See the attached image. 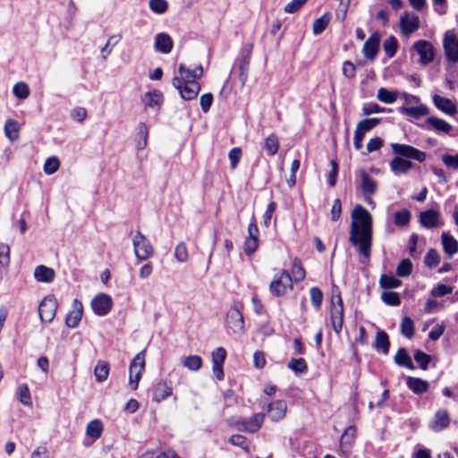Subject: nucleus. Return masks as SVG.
<instances>
[{"label":"nucleus","instance_id":"obj_1","mask_svg":"<svg viewBox=\"0 0 458 458\" xmlns=\"http://www.w3.org/2000/svg\"><path fill=\"white\" fill-rule=\"evenodd\" d=\"M349 241L357 247V250L366 259L370 257L372 243V216L360 205L354 207L352 212V223Z\"/></svg>","mask_w":458,"mask_h":458},{"label":"nucleus","instance_id":"obj_2","mask_svg":"<svg viewBox=\"0 0 458 458\" xmlns=\"http://www.w3.org/2000/svg\"><path fill=\"white\" fill-rule=\"evenodd\" d=\"M134 254L138 260L143 261L150 259L154 254V248L148 239L137 231L131 238Z\"/></svg>","mask_w":458,"mask_h":458},{"label":"nucleus","instance_id":"obj_3","mask_svg":"<svg viewBox=\"0 0 458 458\" xmlns=\"http://www.w3.org/2000/svg\"><path fill=\"white\" fill-rule=\"evenodd\" d=\"M344 303L339 292L333 291L331 296V323L334 331L339 334L344 325Z\"/></svg>","mask_w":458,"mask_h":458},{"label":"nucleus","instance_id":"obj_4","mask_svg":"<svg viewBox=\"0 0 458 458\" xmlns=\"http://www.w3.org/2000/svg\"><path fill=\"white\" fill-rule=\"evenodd\" d=\"M172 84L179 91L182 98L185 100L196 98L201 89L200 84L194 80L182 81V79L174 78Z\"/></svg>","mask_w":458,"mask_h":458},{"label":"nucleus","instance_id":"obj_5","mask_svg":"<svg viewBox=\"0 0 458 458\" xmlns=\"http://www.w3.org/2000/svg\"><path fill=\"white\" fill-rule=\"evenodd\" d=\"M292 289L293 278L286 270H282L279 274H276L269 286L271 293L275 296L284 295L287 290Z\"/></svg>","mask_w":458,"mask_h":458},{"label":"nucleus","instance_id":"obj_6","mask_svg":"<svg viewBox=\"0 0 458 458\" xmlns=\"http://www.w3.org/2000/svg\"><path fill=\"white\" fill-rule=\"evenodd\" d=\"M443 48L447 61L458 63V32L450 30L445 33Z\"/></svg>","mask_w":458,"mask_h":458},{"label":"nucleus","instance_id":"obj_7","mask_svg":"<svg viewBox=\"0 0 458 458\" xmlns=\"http://www.w3.org/2000/svg\"><path fill=\"white\" fill-rule=\"evenodd\" d=\"M264 420L265 414L261 412L256 413L251 417H240L235 421V427L240 431H245L253 434L261 428L264 423Z\"/></svg>","mask_w":458,"mask_h":458},{"label":"nucleus","instance_id":"obj_8","mask_svg":"<svg viewBox=\"0 0 458 458\" xmlns=\"http://www.w3.org/2000/svg\"><path fill=\"white\" fill-rule=\"evenodd\" d=\"M58 303L54 295L46 296L38 306V315L42 322L50 323L55 317Z\"/></svg>","mask_w":458,"mask_h":458},{"label":"nucleus","instance_id":"obj_9","mask_svg":"<svg viewBox=\"0 0 458 458\" xmlns=\"http://www.w3.org/2000/svg\"><path fill=\"white\" fill-rule=\"evenodd\" d=\"M391 148L393 152L400 157L411 158L419 162H424L426 153L406 144L392 143Z\"/></svg>","mask_w":458,"mask_h":458},{"label":"nucleus","instance_id":"obj_10","mask_svg":"<svg viewBox=\"0 0 458 458\" xmlns=\"http://www.w3.org/2000/svg\"><path fill=\"white\" fill-rule=\"evenodd\" d=\"M145 368V354L144 351L140 352L136 356L132 359L130 369H129V380L130 384L132 386L133 389H137L139 382L141 377V372Z\"/></svg>","mask_w":458,"mask_h":458},{"label":"nucleus","instance_id":"obj_11","mask_svg":"<svg viewBox=\"0 0 458 458\" xmlns=\"http://www.w3.org/2000/svg\"><path fill=\"white\" fill-rule=\"evenodd\" d=\"M226 326L233 334L243 335L245 324L242 313L236 307H232L226 313Z\"/></svg>","mask_w":458,"mask_h":458},{"label":"nucleus","instance_id":"obj_12","mask_svg":"<svg viewBox=\"0 0 458 458\" xmlns=\"http://www.w3.org/2000/svg\"><path fill=\"white\" fill-rule=\"evenodd\" d=\"M112 298L106 293H99L91 301V308L98 316H106L111 310Z\"/></svg>","mask_w":458,"mask_h":458},{"label":"nucleus","instance_id":"obj_13","mask_svg":"<svg viewBox=\"0 0 458 458\" xmlns=\"http://www.w3.org/2000/svg\"><path fill=\"white\" fill-rule=\"evenodd\" d=\"M413 48L420 55V63L427 65L434 59V48L430 42L427 40H419L414 43Z\"/></svg>","mask_w":458,"mask_h":458},{"label":"nucleus","instance_id":"obj_14","mask_svg":"<svg viewBox=\"0 0 458 458\" xmlns=\"http://www.w3.org/2000/svg\"><path fill=\"white\" fill-rule=\"evenodd\" d=\"M400 29L405 36H410L420 27V19L414 13H404L400 17Z\"/></svg>","mask_w":458,"mask_h":458},{"label":"nucleus","instance_id":"obj_15","mask_svg":"<svg viewBox=\"0 0 458 458\" xmlns=\"http://www.w3.org/2000/svg\"><path fill=\"white\" fill-rule=\"evenodd\" d=\"M287 411V403L284 400H276L267 405V412L269 419L273 421L282 420Z\"/></svg>","mask_w":458,"mask_h":458},{"label":"nucleus","instance_id":"obj_16","mask_svg":"<svg viewBox=\"0 0 458 458\" xmlns=\"http://www.w3.org/2000/svg\"><path fill=\"white\" fill-rule=\"evenodd\" d=\"M379 44L380 37L378 33H373L370 35L369 38L365 41L362 47V53L364 56L369 60H374L378 52Z\"/></svg>","mask_w":458,"mask_h":458},{"label":"nucleus","instance_id":"obj_17","mask_svg":"<svg viewBox=\"0 0 458 458\" xmlns=\"http://www.w3.org/2000/svg\"><path fill=\"white\" fill-rule=\"evenodd\" d=\"M356 437V428L354 426L348 427L343 433L340 439V450L342 454L347 457L353 445Z\"/></svg>","mask_w":458,"mask_h":458},{"label":"nucleus","instance_id":"obj_18","mask_svg":"<svg viewBox=\"0 0 458 458\" xmlns=\"http://www.w3.org/2000/svg\"><path fill=\"white\" fill-rule=\"evenodd\" d=\"M173 47V39L167 33L160 32L156 35L154 43L156 51L167 55L171 53Z\"/></svg>","mask_w":458,"mask_h":458},{"label":"nucleus","instance_id":"obj_19","mask_svg":"<svg viewBox=\"0 0 458 458\" xmlns=\"http://www.w3.org/2000/svg\"><path fill=\"white\" fill-rule=\"evenodd\" d=\"M73 310L69 312L65 318V324L68 327L75 328L79 326L82 318V304L77 299L73 300Z\"/></svg>","mask_w":458,"mask_h":458},{"label":"nucleus","instance_id":"obj_20","mask_svg":"<svg viewBox=\"0 0 458 458\" xmlns=\"http://www.w3.org/2000/svg\"><path fill=\"white\" fill-rule=\"evenodd\" d=\"M450 417L445 410H439L435 413L434 419L430 422V428L435 432H440L448 427Z\"/></svg>","mask_w":458,"mask_h":458},{"label":"nucleus","instance_id":"obj_21","mask_svg":"<svg viewBox=\"0 0 458 458\" xmlns=\"http://www.w3.org/2000/svg\"><path fill=\"white\" fill-rule=\"evenodd\" d=\"M439 212L434 209L423 211L420 215V222L426 228H434L440 225Z\"/></svg>","mask_w":458,"mask_h":458},{"label":"nucleus","instance_id":"obj_22","mask_svg":"<svg viewBox=\"0 0 458 458\" xmlns=\"http://www.w3.org/2000/svg\"><path fill=\"white\" fill-rule=\"evenodd\" d=\"M178 73L179 76L176 77L177 79H182V81H197V79H199L203 75V67L202 65L197 66L193 70H190L189 68L185 67L184 64H181L178 67Z\"/></svg>","mask_w":458,"mask_h":458},{"label":"nucleus","instance_id":"obj_23","mask_svg":"<svg viewBox=\"0 0 458 458\" xmlns=\"http://www.w3.org/2000/svg\"><path fill=\"white\" fill-rule=\"evenodd\" d=\"M407 387L416 394L426 393L428 389V382L419 377H407L405 378Z\"/></svg>","mask_w":458,"mask_h":458},{"label":"nucleus","instance_id":"obj_24","mask_svg":"<svg viewBox=\"0 0 458 458\" xmlns=\"http://www.w3.org/2000/svg\"><path fill=\"white\" fill-rule=\"evenodd\" d=\"M55 276L54 269L44 265L37 266L34 270V278L38 282L51 283L54 281Z\"/></svg>","mask_w":458,"mask_h":458},{"label":"nucleus","instance_id":"obj_25","mask_svg":"<svg viewBox=\"0 0 458 458\" xmlns=\"http://www.w3.org/2000/svg\"><path fill=\"white\" fill-rule=\"evenodd\" d=\"M433 102L439 110L447 114L453 115L457 112L455 105L449 98L435 95Z\"/></svg>","mask_w":458,"mask_h":458},{"label":"nucleus","instance_id":"obj_26","mask_svg":"<svg viewBox=\"0 0 458 458\" xmlns=\"http://www.w3.org/2000/svg\"><path fill=\"white\" fill-rule=\"evenodd\" d=\"M444 251L452 258L458 252V242L448 233L443 232L441 235Z\"/></svg>","mask_w":458,"mask_h":458},{"label":"nucleus","instance_id":"obj_27","mask_svg":"<svg viewBox=\"0 0 458 458\" xmlns=\"http://www.w3.org/2000/svg\"><path fill=\"white\" fill-rule=\"evenodd\" d=\"M390 168L395 174H406L412 168V163L410 160L395 157L390 162Z\"/></svg>","mask_w":458,"mask_h":458},{"label":"nucleus","instance_id":"obj_28","mask_svg":"<svg viewBox=\"0 0 458 458\" xmlns=\"http://www.w3.org/2000/svg\"><path fill=\"white\" fill-rule=\"evenodd\" d=\"M399 112L403 114L419 119L428 114V108L425 105H419L417 106H403L399 107Z\"/></svg>","mask_w":458,"mask_h":458},{"label":"nucleus","instance_id":"obj_29","mask_svg":"<svg viewBox=\"0 0 458 458\" xmlns=\"http://www.w3.org/2000/svg\"><path fill=\"white\" fill-rule=\"evenodd\" d=\"M142 103L148 107L159 106L163 102V94L158 90L148 91L141 98Z\"/></svg>","mask_w":458,"mask_h":458},{"label":"nucleus","instance_id":"obj_30","mask_svg":"<svg viewBox=\"0 0 458 458\" xmlns=\"http://www.w3.org/2000/svg\"><path fill=\"white\" fill-rule=\"evenodd\" d=\"M172 394V387L165 381L157 383L153 390V400L159 403Z\"/></svg>","mask_w":458,"mask_h":458},{"label":"nucleus","instance_id":"obj_31","mask_svg":"<svg viewBox=\"0 0 458 458\" xmlns=\"http://www.w3.org/2000/svg\"><path fill=\"white\" fill-rule=\"evenodd\" d=\"M361 179V191L364 194L373 195L377 190V182L370 177V175L362 171L360 174Z\"/></svg>","mask_w":458,"mask_h":458},{"label":"nucleus","instance_id":"obj_32","mask_svg":"<svg viewBox=\"0 0 458 458\" xmlns=\"http://www.w3.org/2000/svg\"><path fill=\"white\" fill-rule=\"evenodd\" d=\"M389 338L386 332L378 331L376 335L374 347L376 350L382 352L384 354H387L389 352Z\"/></svg>","mask_w":458,"mask_h":458},{"label":"nucleus","instance_id":"obj_33","mask_svg":"<svg viewBox=\"0 0 458 458\" xmlns=\"http://www.w3.org/2000/svg\"><path fill=\"white\" fill-rule=\"evenodd\" d=\"M103 432V424L99 420H93L86 426V435L93 440L99 438Z\"/></svg>","mask_w":458,"mask_h":458},{"label":"nucleus","instance_id":"obj_34","mask_svg":"<svg viewBox=\"0 0 458 458\" xmlns=\"http://www.w3.org/2000/svg\"><path fill=\"white\" fill-rule=\"evenodd\" d=\"M426 123L430 125L434 130L440 132L449 133L450 131L452 130L451 124H449L443 119L434 116L427 118Z\"/></svg>","mask_w":458,"mask_h":458},{"label":"nucleus","instance_id":"obj_35","mask_svg":"<svg viewBox=\"0 0 458 458\" xmlns=\"http://www.w3.org/2000/svg\"><path fill=\"white\" fill-rule=\"evenodd\" d=\"M264 148L267 155L275 156L279 149V139L275 133H271L265 139Z\"/></svg>","mask_w":458,"mask_h":458},{"label":"nucleus","instance_id":"obj_36","mask_svg":"<svg viewBox=\"0 0 458 458\" xmlns=\"http://www.w3.org/2000/svg\"><path fill=\"white\" fill-rule=\"evenodd\" d=\"M394 361L399 366L406 367L410 369H414L411 359L404 348H400L397 351L394 356Z\"/></svg>","mask_w":458,"mask_h":458},{"label":"nucleus","instance_id":"obj_37","mask_svg":"<svg viewBox=\"0 0 458 458\" xmlns=\"http://www.w3.org/2000/svg\"><path fill=\"white\" fill-rule=\"evenodd\" d=\"M330 21L331 14L329 13H326L321 17L316 19L313 22V33L315 35L321 34L327 29Z\"/></svg>","mask_w":458,"mask_h":458},{"label":"nucleus","instance_id":"obj_38","mask_svg":"<svg viewBox=\"0 0 458 458\" xmlns=\"http://www.w3.org/2000/svg\"><path fill=\"white\" fill-rule=\"evenodd\" d=\"M4 133L11 141L16 140L19 138V123L15 120H7L4 124Z\"/></svg>","mask_w":458,"mask_h":458},{"label":"nucleus","instance_id":"obj_39","mask_svg":"<svg viewBox=\"0 0 458 458\" xmlns=\"http://www.w3.org/2000/svg\"><path fill=\"white\" fill-rule=\"evenodd\" d=\"M377 98L379 101L386 104H392L396 101L398 98L397 91H390L385 88H380L377 90Z\"/></svg>","mask_w":458,"mask_h":458},{"label":"nucleus","instance_id":"obj_40","mask_svg":"<svg viewBox=\"0 0 458 458\" xmlns=\"http://www.w3.org/2000/svg\"><path fill=\"white\" fill-rule=\"evenodd\" d=\"M229 443L233 445L241 447L245 453L250 451V442L244 436L235 434L229 438Z\"/></svg>","mask_w":458,"mask_h":458},{"label":"nucleus","instance_id":"obj_41","mask_svg":"<svg viewBox=\"0 0 458 458\" xmlns=\"http://www.w3.org/2000/svg\"><path fill=\"white\" fill-rule=\"evenodd\" d=\"M95 377L98 382L107 379L109 375V366L106 361H98L94 370Z\"/></svg>","mask_w":458,"mask_h":458},{"label":"nucleus","instance_id":"obj_42","mask_svg":"<svg viewBox=\"0 0 458 458\" xmlns=\"http://www.w3.org/2000/svg\"><path fill=\"white\" fill-rule=\"evenodd\" d=\"M291 272L293 275V282H301L304 280L306 274L299 259H294Z\"/></svg>","mask_w":458,"mask_h":458},{"label":"nucleus","instance_id":"obj_43","mask_svg":"<svg viewBox=\"0 0 458 458\" xmlns=\"http://www.w3.org/2000/svg\"><path fill=\"white\" fill-rule=\"evenodd\" d=\"M182 364L188 369L197 371L202 367V359L199 355H190L183 360Z\"/></svg>","mask_w":458,"mask_h":458},{"label":"nucleus","instance_id":"obj_44","mask_svg":"<svg viewBox=\"0 0 458 458\" xmlns=\"http://www.w3.org/2000/svg\"><path fill=\"white\" fill-rule=\"evenodd\" d=\"M380 286L384 289L397 288L401 285V280L394 276L382 275L379 280Z\"/></svg>","mask_w":458,"mask_h":458},{"label":"nucleus","instance_id":"obj_45","mask_svg":"<svg viewBox=\"0 0 458 458\" xmlns=\"http://www.w3.org/2000/svg\"><path fill=\"white\" fill-rule=\"evenodd\" d=\"M401 334L407 338H411L414 335V323L409 317H404L402 320L400 327Z\"/></svg>","mask_w":458,"mask_h":458},{"label":"nucleus","instance_id":"obj_46","mask_svg":"<svg viewBox=\"0 0 458 458\" xmlns=\"http://www.w3.org/2000/svg\"><path fill=\"white\" fill-rule=\"evenodd\" d=\"M411 217V214L406 208L396 211L394 213V224L398 226L407 225L410 223Z\"/></svg>","mask_w":458,"mask_h":458},{"label":"nucleus","instance_id":"obj_47","mask_svg":"<svg viewBox=\"0 0 458 458\" xmlns=\"http://www.w3.org/2000/svg\"><path fill=\"white\" fill-rule=\"evenodd\" d=\"M148 7L153 13L163 14L168 9V3L166 0H149Z\"/></svg>","mask_w":458,"mask_h":458},{"label":"nucleus","instance_id":"obj_48","mask_svg":"<svg viewBox=\"0 0 458 458\" xmlns=\"http://www.w3.org/2000/svg\"><path fill=\"white\" fill-rule=\"evenodd\" d=\"M412 272V264L409 259H403L396 267V275L398 276H408Z\"/></svg>","mask_w":458,"mask_h":458},{"label":"nucleus","instance_id":"obj_49","mask_svg":"<svg viewBox=\"0 0 458 458\" xmlns=\"http://www.w3.org/2000/svg\"><path fill=\"white\" fill-rule=\"evenodd\" d=\"M383 48L388 57H394L397 50L396 38L393 36L386 38L383 43Z\"/></svg>","mask_w":458,"mask_h":458},{"label":"nucleus","instance_id":"obj_50","mask_svg":"<svg viewBox=\"0 0 458 458\" xmlns=\"http://www.w3.org/2000/svg\"><path fill=\"white\" fill-rule=\"evenodd\" d=\"M440 262V256L437 253V251L435 249H430L425 258H424V264L432 268L437 267Z\"/></svg>","mask_w":458,"mask_h":458},{"label":"nucleus","instance_id":"obj_51","mask_svg":"<svg viewBox=\"0 0 458 458\" xmlns=\"http://www.w3.org/2000/svg\"><path fill=\"white\" fill-rule=\"evenodd\" d=\"M13 92L19 99H26L30 95V88L25 82H17L13 88Z\"/></svg>","mask_w":458,"mask_h":458},{"label":"nucleus","instance_id":"obj_52","mask_svg":"<svg viewBox=\"0 0 458 458\" xmlns=\"http://www.w3.org/2000/svg\"><path fill=\"white\" fill-rule=\"evenodd\" d=\"M60 167V161L56 157H48L44 164V172L47 174H55Z\"/></svg>","mask_w":458,"mask_h":458},{"label":"nucleus","instance_id":"obj_53","mask_svg":"<svg viewBox=\"0 0 458 458\" xmlns=\"http://www.w3.org/2000/svg\"><path fill=\"white\" fill-rule=\"evenodd\" d=\"M288 368L296 373H303L308 369L307 363L302 358L290 360Z\"/></svg>","mask_w":458,"mask_h":458},{"label":"nucleus","instance_id":"obj_54","mask_svg":"<svg viewBox=\"0 0 458 458\" xmlns=\"http://www.w3.org/2000/svg\"><path fill=\"white\" fill-rule=\"evenodd\" d=\"M380 123L379 118H367L358 123L357 127L365 133L375 128Z\"/></svg>","mask_w":458,"mask_h":458},{"label":"nucleus","instance_id":"obj_55","mask_svg":"<svg viewBox=\"0 0 458 458\" xmlns=\"http://www.w3.org/2000/svg\"><path fill=\"white\" fill-rule=\"evenodd\" d=\"M174 258L178 262L184 263L188 260V250L184 242H180L174 250Z\"/></svg>","mask_w":458,"mask_h":458},{"label":"nucleus","instance_id":"obj_56","mask_svg":"<svg viewBox=\"0 0 458 458\" xmlns=\"http://www.w3.org/2000/svg\"><path fill=\"white\" fill-rule=\"evenodd\" d=\"M381 299L386 304L390 306H398L401 302L399 294L395 292H384Z\"/></svg>","mask_w":458,"mask_h":458},{"label":"nucleus","instance_id":"obj_57","mask_svg":"<svg viewBox=\"0 0 458 458\" xmlns=\"http://www.w3.org/2000/svg\"><path fill=\"white\" fill-rule=\"evenodd\" d=\"M19 401L26 406L32 404L30 389L26 384L19 386Z\"/></svg>","mask_w":458,"mask_h":458},{"label":"nucleus","instance_id":"obj_58","mask_svg":"<svg viewBox=\"0 0 458 458\" xmlns=\"http://www.w3.org/2000/svg\"><path fill=\"white\" fill-rule=\"evenodd\" d=\"M122 38L121 35H112L109 37L106 44L105 47L101 49V54L104 59H106L112 52V47H109L112 46L116 45Z\"/></svg>","mask_w":458,"mask_h":458},{"label":"nucleus","instance_id":"obj_59","mask_svg":"<svg viewBox=\"0 0 458 458\" xmlns=\"http://www.w3.org/2000/svg\"><path fill=\"white\" fill-rule=\"evenodd\" d=\"M414 360L419 363L420 369L425 370L428 369L431 357L424 352L418 350L414 353Z\"/></svg>","mask_w":458,"mask_h":458},{"label":"nucleus","instance_id":"obj_60","mask_svg":"<svg viewBox=\"0 0 458 458\" xmlns=\"http://www.w3.org/2000/svg\"><path fill=\"white\" fill-rule=\"evenodd\" d=\"M310 301H311L312 305L316 309H318L320 307V305L322 303V300H323L322 292L318 287H312L310 290Z\"/></svg>","mask_w":458,"mask_h":458},{"label":"nucleus","instance_id":"obj_61","mask_svg":"<svg viewBox=\"0 0 458 458\" xmlns=\"http://www.w3.org/2000/svg\"><path fill=\"white\" fill-rule=\"evenodd\" d=\"M226 357V351L223 347L216 348L212 352V365H223Z\"/></svg>","mask_w":458,"mask_h":458},{"label":"nucleus","instance_id":"obj_62","mask_svg":"<svg viewBox=\"0 0 458 458\" xmlns=\"http://www.w3.org/2000/svg\"><path fill=\"white\" fill-rule=\"evenodd\" d=\"M10 262V248L7 244H0V267H6Z\"/></svg>","mask_w":458,"mask_h":458},{"label":"nucleus","instance_id":"obj_63","mask_svg":"<svg viewBox=\"0 0 458 458\" xmlns=\"http://www.w3.org/2000/svg\"><path fill=\"white\" fill-rule=\"evenodd\" d=\"M259 246V239L246 238L243 244L244 252L247 256L252 255Z\"/></svg>","mask_w":458,"mask_h":458},{"label":"nucleus","instance_id":"obj_64","mask_svg":"<svg viewBox=\"0 0 458 458\" xmlns=\"http://www.w3.org/2000/svg\"><path fill=\"white\" fill-rule=\"evenodd\" d=\"M442 161L446 167L455 170L458 169V153L455 155H443Z\"/></svg>","mask_w":458,"mask_h":458}]
</instances>
